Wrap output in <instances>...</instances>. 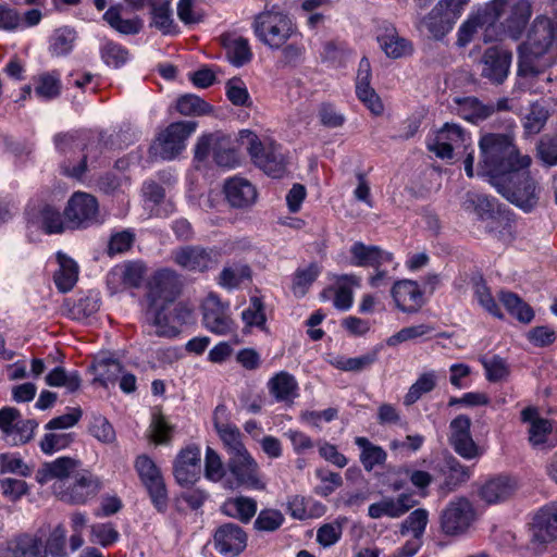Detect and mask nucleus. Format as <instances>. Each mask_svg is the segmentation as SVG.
Listing matches in <instances>:
<instances>
[{
	"label": "nucleus",
	"instance_id": "nucleus-1",
	"mask_svg": "<svg viewBox=\"0 0 557 557\" xmlns=\"http://www.w3.org/2000/svg\"><path fill=\"white\" fill-rule=\"evenodd\" d=\"M479 147V169L490 177L492 185L512 174L518 175L531 164V158L519 152L509 135L485 134L480 138Z\"/></svg>",
	"mask_w": 557,
	"mask_h": 557
},
{
	"label": "nucleus",
	"instance_id": "nucleus-2",
	"mask_svg": "<svg viewBox=\"0 0 557 557\" xmlns=\"http://www.w3.org/2000/svg\"><path fill=\"white\" fill-rule=\"evenodd\" d=\"M554 39L548 20L534 23L528 39L519 47L518 85L531 89L533 79L550 65L552 57H546Z\"/></svg>",
	"mask_w": 557,
	"mask_h": 557
},
{
	"label": "nucleus",
	"instance_id": "nucleus-3",
	"mask_svg": "<svg viewBox=\"0 0 557 557\" xmlns=\"http://www.w3.org/2000/svg\"><path fill=\"white\" fill-rule=\"evenodd\" d=\"M180 290L181 282L175 271L170 269L157 271L149 282L147 321L153 325L163 326L166 323L164 310L175 300Z\"/></svg>",
	"mask_w": 557,
	"mask_h": 557
},
{
	"label": "nucleus",
	"instance_id": "nucleus-4",
	"mask_svg": "<svg viewBox=\"0 0 557 557\" xmlns=\"http://www.w3.org/2000/svg\"><path fill=\"white\" fill-rule=\"evenodd\" d=\"M253 30L261 42L278 50L290 38L298 36V27L292 17L276 10L261 12L253 22Z\"/></svg>",
	"mask_w": 557,
	"mask_h": 557
},
{
	"label": "nucleus",
	"instance_id": "nucleus-5",
	"mask_svg": "<svg viewBox=\"0 0 557 557\" xmlns=\"http://www.w3.org/2000/svg\"><path fill=\"white\" fill-rule=\"evenodd\" d=\"M243 134L244 131H239L235 136L222 132L205 135L198 139L195 158L202 161L212 151L216 165L232 169L238 165L240 161L239 143L244 136Z\"/></svg>",
	"mask_w": 557,
	"mask_h": 557
},
{
	"label": "nucleus",
	"instance_id": "nucleus-6",
	"mask_svg": "<svg viewBox=\"0 0 557 557\" xmlns=\"http://www.w3.org/2000/svg\"><path fill=\"white\" fill-rule=\"evenodd\" d=\"M246 141L252 162L267 175L281 178L286 174L287 158L274 139L246 131Z\"/></svg>",
	"mask_w": 557,
	"mask_h": 557
},
{
	"label": "nucleus",
	"instance_id": "nucleus-7",
	"mask_svg": "<svg viewBox=\"0 0 557 557\" xmlns=\"http://www.w3.org/2000/svg\"><path fill=\"white\" fill-rule=\"evenodd\" d=\"M194 121L171 123L149 148L151 159L172 160L185 148V141L196 131Z\"/></svg>",
	"mask_w": 557,
	"mask_h": 557
},
{
	"label": "nucleus",
	"instance_id": "nucleus-8",
	"mask_svg": "<svg viewBox=\"0 0 557 557\" xmlns=\"http://www.w3.org/2000/svg\"><path fill=\"white\" fill-rule=\"evenodd\" d=\"M494 186L498 193L524 211L532 210L537 203L536 183L529 176L527 170L519 171L518 175L512 174L510 178L497 181Z\"/></svg>",
	"mask_w": 557,
	"mask_h": 557
},
{
	"label": "nucleus",
	"instance_id": "nucleus-9",
	"mask_svg": "<svg viewBox=\"0 0 557 557\" xmlns=\"http://www.w3.org/2000/svg\"><path fill=\"white\" fill-rule=\"evenodd\" d=\"M471 144V138L465 129L455 123H445L435 134L428 138L426 147L441 159H453L454 151L463 148L465 151Z\"/></svg>",
	"mask_w": 557,
	"mask_h": 557
},
{
	"label": "nucleus",
	"instance_id": "nucleus-10",
	"mask_svg": "<svg viewBox=\"0 0 557 557\" xmlns=\"http://www.w3.org/2000/svg\"><path fill=\"white\" fill-rule=\"evenodd\" d=\"M205 475L212 482H223V486L235 491L244 484V467L237 460L228 457L226 468L219 454L211 447H207L205 457Z\"/></svg>",
	"mask_w": 557,
	"mask_h": 557
},
{
	"label": "nucleus",
	"instance_id": "nucleus-11",
	"mask_svg": "<svg viewBox=\"0 0 557 557\" xmlns=\"http://www.w3.org/2000/svg\"><path fill=\"white\" fill-rule=\"evenodd\" d=\"M521 421L528 424L529 443L537 449H548L557 446V423L540 416L534 407L521 411Z\"/></svg>",
	"mask_w": 557,
	"mask_h": 557
},
{
	"label": "nucleus",
	"instance_id": "nucleus-12",
	"mask_svg": "<svg viewBox=\"0 0 557 557\" xmlns=\"http://www.w3.org/2000/svg\"><path fill=\"white\" fill-rule=\"evenodd\" d=\"M38 423L34 419H23L18 409L3 407L0 409V431L3 438L12 445H24L34 438Z\"/></svg>",
	"mask_w": 557,
	"mask_h": 557
},
{
	"label": "nucleus",
	"instance_id": "nucleus-13",
	"mask_svg": "<svg viewBox=\"0 0 557 557\" xmlns=\"http://www.w3.org/2000/svg\"><path fill=\"white\" fill-rule=\"evenodd\" d=\"M69 228L87 227L99 222V205L90 194L77 191L71 196L64 209Z\"/></svg>",
	"mask_w": 557,
	"mask_h": 557
},
{
	"label": "nucleus",
	"instance_id": "nucleus-14",
	"mask_svg": "<svg viewBox=\"0 0 557 557\" xmlns=\"http://www.w3.org/2000/svg\"><path fill=\"white\" fill-rule=\"evenodd\" d=\"M135 469L153 505L159 511H163L168 505V493L160 469L147 455H140L136 458Z\"/></svg>",
	"mask_w": 557,
	"mask_h": 557
},
{
	"label": "nucleus",
	"instance_id": "nucleus-15",
	"mask_svg": "<svg viewBox=\"0 0 557 557\" xmlns=\"http://www.w3.org/2000/svg\"><path fill=\"white\" fill-rule=\"evenodd\" d=\"M512 53L502 46H492L484 50L478 65L481 76L493 84H503L508 77Z\"/></svg>",
	"mask_w": 557,
	"mask_h": 557
},
{
	"label": "nucleus",
	"instance_id": "nucleus-16",
	"mask_svg": "<svg viewBox=\"0 0 557 557\" xmlns=\"http://www.w3.org/2000/svg\"><path fill=\"white\" fill-rule=\"evenodd\" d=\"M205 326L212 333L225 335L234 330V321L228 311V305L223 302L214 293H209L201 302Z\"/></svg>",
	"mask_w": 557,
	"mask_h": 557
},
{
	"label": "nucleus",
	"instance_id": "nucleus-17",
	"mask_svg": "<svg viewBox=\"0 0 557 557\" xmlns=\"http://www.w3.org/2000/svg\"><path fill=\"white\" fill-rule=\"evenodd\" d=\"M213 422L224 447L234 460H237L244 467V443L240 430L227 420L226 407L220 405L215 408L213 413Z\"/></svg>",
	"mask_w": 557,
	"mask_h": 557
},
{
	"label": "nucleus",
	"instance_id": "nucleus-18",
	"mask_svg": "<svg viewBox=\"0 0 557 557\" xmlns=\"http://www.w3.org/2000/svg\"><path fill=\"white\" fill-rule=\"evenodd\" d=\"M531 543L544 547L557 541V504H549L539 509L531 523Z\"/></svg>",
	"mask_w": 557,
	"mask_h": 557
},
{
	"label": "nucleus",
	"instance_id": "nucleus-19",
	"mask_svg": "<svg viewBox=\"0 0 557 557\" xmlns=\"http://www.w3.org/2000/svg\"><path fill=\"white\" fill-rule=\"evenodd\" d=\"M475 517L472 504L465 497L451 500L442 515V529L446 534L459 535L468 530Z\"/></svg>",
	"mask_w": 557,
	"mask_h": 557
},
{
	"label": "nucleus",
	"instance_id": "nucleus-20",
	"mask_svg": "<svg viewBox=\"0 0 557 557\" xmlns=\"http://www.w3.org/2000/svg\"><path fill=\"white\" fill-rule=\"evenodd\" d=\"M173 260L188 271L203 272L219 263L220 252L200 246H185L173 251Z\"/></svg>",
	"mask_w": 557,
	"mask_h": 557
},
{
	"label": "nucleus",
	"instance_id": "nucleus-21",
	"mask_svg": "<svg viewBox=\"0 0 557 557\" xmlns=\"http://www.w3.org/2000/svg\"><path fill=\"white\" fill-rule=\"evenodd\" d=\"M173 474L181 486H191L200 475V449L187 446L176 456L173 463Z\"/></svg>",
	"mask_w": 557,
	"mask_h": 557
},
{
	"label": "nucleus",
	"instance_id": "nucleus-22",
	"mask_svg": "<svg viewBox=\"0 0 557 557\" xmlns=\"http://www.w3.org/2000/svg\"><path fill=\"white\" fill-rule=\"evenodd\" d=\"M395 307L405 313L417 312L423 305V293L417 282L411 280L396 281L391 288Z\"/></svg>",
	"mask_w": 557,
	"mask_h": 557
},
{
	"label": "nucleus",
	"instance_id": "nucleus-23",
	"mask_svg": "<svg viewBox=\"0 0 557 557\" xmlns=\"http://www.w3.org/2000/svg\"><path fill=\"white\" fill-rule=\"evenodd\" d=\"M417 502L411 494H400L397 498L383 497L381 500L373 503L368 508V515L372 519L388 517L392 519L399 518L408 510L414 507Z\"/></svg>",
	"mask_w": 557,
	"mask_h": 557
},
{
	"label": "nucleus",
	"instance_id": "nucleus-24",
	"mask_svg": "<svg viewBox=\"0 0 557 557\" xmlns=\"http://www.w3.org/2000/svg\"><path fill=\"white\" fill-rule=\"evenodd\" d=\"M349 251L351 255V264L356 267L381 268L384 264L393 262V253L383 250L379 246L356 242L352 244Z\"/></svg>",
	"mask_w": 557,
	"mask_h": 557
},
{
	"label": "nucleus",
	"instance_id": "nucleus-25",
	"mask_svg": "<svg viewBox=\"0 0 557 557\" xmlns=\"http://www.w3.org/2000/svg\"><path fill=\"white\" fill-rule=\"evenodd\" d=\"M243 543L244 532L240 527L233 523L220 527L214 534V546L224 556H237L243 549Z\"/></svg>",
	"mask_w": 557,
	"mask_h": 557
},
{
	"label": "nucleus",
	"instance_id": "nucleus-26",
	"mask_svg": "<svg viewBox=\"0 0 557 557\" xmlns=\"http://www.w3.org/2000/svg\"><path fill=\"white\" fill-rule=\"evenodd\" d=\"M81 462L71 457H59L50 462H45L36 472L39 484H46L52 480H64L76 471Z\"/></svg>",
	"mask_w": 557,
	"mask_h": 557
},
{
	"label": "nucleus",
	"instance_id": "nucleus-27",
	"mask_svg": "<svg viewBox=\"0 0 557 557\" xmlns=\"http://www.w3.org/2000/svg\"><path fill=\"white\" fill-rule=\"evenodd\" d=\"M517 487L515 479L500 475L486 481L480 490V496L487 504H498L509 499Z\"/></svg>",
	"mask_w": 557,
	"mask_h": 557
},
{
	"label": "nucleus",
	"instance_id": "nucleus-28",
	"mask_svg": "<svg viewBox=\"0 0 557 557\" xmlns=\"http://www.w3.org/2000/svg\"><path fill=\"white\" fill-rule=\"evenodd\" d=\"M268 389L276 401L292 404L299 396L296 377L286 371L274 374L268 382Z\"/></svg>",
	"mask_w": 557,
	"mask_h": 557
},
{
	"label": "nucleus",
	"instance_id": "nucleus-29",
	"mask_svg": "<svg viewBox=\"0 0 557 557\" xmlns=\"http://www.w3.org/2000/svg\"><path fill=\"white\" fill-rule=\"evenodd\" d=\"M146 274V265L140 261H129L115 267L108 276V283L121 281L125 288L140 286Z\"/></svg>",
	"mask_w": 557,
	"mask_h": 557
},
{
	"label": "nucleus",
	"instance_id": "nucleus-30",
	"mask_svg": "<svg viewBox=\"0 0 557 557\" xmlns=\"http://www.w3.org/2000/svg\"><path fill=\"white\" fill-rule=\"evenodd\" d=\"M103 20L115 32L122 35L139 34L144 27V21L139 16L125 18L122 5H112L103 14Z\"/></svg>",
	"mask_w": 557,
	"mask_h": 557
},
{
	"label": "nucleus",
	"instance_id": "nucleus-31",
	"mask_svg": "<svg viewBox=\"0 0 557 557\" xmlns=\"http://www.w3.org/2000/svg\"><path fill=\"white\" fill-rule=\"evenodd\" d=\"M455 103L458 115L471 123L482 122L495 112L493 103L485 104L474 97L456 98Z\"/></svg>",
	"mask_w": 557,
	"mask_h": 557
},
{
	"label": "nucleus",
	"instance_id": "nucleus-32",
	"mask_svg": "<svg viewBox=\"0 0 557 557\" xmlns=\"http://www.w3.org/2000/svg\"><path fill=\"white\" fill-rule=\"evenodd\" d=\"M377 41L386 57L399 59L411 54L412 45L407 39L400 37L395 28H387L377 36Z\"/></svg>",
	"mask_w": 557,
	"mask_h": 557
},
{
	"label": "nucleus",
	"instance_id": "nucleus-33",
	"mask_svg": "<svg viewBox=\"0 0 557 557\" xmlns=\"http://www.w3.org/2000/svg\"><path fill=\"white\" fill-rule=\"evenodd\" d=\"M57 260L60 269L54 273V283L62 293L71 290L78 278V267L76 262L65 253L59 251Z\"/></svg>",
	"mask_w": 557,
	"mask_h": 557
},
{
	"label": "nucleus",
	"instance_id": "nucleus-34",
	"mask_svg": "<svg viewBox=\"0 0 557 557\" xmlns=\"http://www.w3.org/2000/svg\"><path fill=\"white\" fill-rule=\"evenodd\" d=\"M498 299L507 312L519 322L528 324L534 319L532 308L517 294L509 290H500Z\"/></svg>",
	"mask_w": 557,
	"mask_h": 557
},
{
	"label": "nucleus",
	"instance_id": "nucleus-35",
	"mask_svg": "<svg viewBox=\"0 0 557 557\" xmlns=\"http://www.w3.org/2000/svg\"><path fill=\"white\" fill-rule=\"evenodd\" d=\"M454 25L436 7L425 15L419 24L420 28L426 30L429 36L435 40L443 39L451 32Z\"/></svg>",
	"mask_w": 557,
	"mask_h": 557
},
{
	"label": "nucleus",
	"instance_id": "nucleus-36",
	"mask_svg": "<svg viewBox=\"0 0 557 557\" xmlns=\"http://www.w3.org/2000/svg\"><path fill=\"white\" fill-rule=\"evenodd\" d=\"M438 375L435 370L424 371L419 374L411 384L404 397V404L411 406L417 403L424 394L432 392L437 385Z\"/></svg>",
	"mask_w": 557,
	"mask_h": 557
},
{
	"label": "nucleus",
	"instance_id": "nucleus-37",
	"mask_svg": "<svg viewBox=\"0 0 557 557\" xmlns=\"http://www.w3.org/2000/svg\"><path fill=\"white\" fill-rule=\"evenodd\" d=\"M151 26L159 29L163 35L178 34L177 25L172 17L170 1L165 0L161 3L151 4Z\"/></svg>",
	"mask_w": 557,
	"mask_h": 557
},
{
	"label": "nucleus",
	"instance_id": "nucleus-38",
	"mask_svg": "<svg viewBox=\"0 0 557 557\" xmlns=\"http://www.w3.org/2000/svg\"><path fill=\"white\" fill-rule=\"evenodd\" d=\"M320 273L321 268L317 263H310L305 268H298L293 274L290 285L294 296L298 298L304 297Z\"/></svg>",
	"mask_w": 557,
	"mask_h": 557
},
{
	"label": "nucleus",
	"instance_id": "nucleus-39",
	"mask_svg": "<svg viewBox=\"0 0 557 557\" xmlns=\"http://www.w3.org/2000/svg\"><path fill=\"white\" fill-rule=\"evenodd\" d=\"M337 289L334 296V306L339 310H348L352 306V287L360 286V277L355 274L341 275L337 278Z\"/></svg>",
	"mask_w": 557,
	"mask_h": 557
},
{
	"label": "nucleus",
	"instance_id": "nucleus-40",
	"mask_svg": "<svg viewBox=\"0 0 557 557\" xmlns=\"http://www.w3.org/2000/svg\"><path fill=\"white\" fill-rule=\"evenodd\" d=\"M226 59L235 66L244 64V37L237 32H226L219 37Z\"/></svg>",
	"mask_w": 557,
	"mask_h": 557
},
{
	"label": "nucleus",
	"instance_id": "nucleus-41",
	"mask_svg": "<svg viewBox=\"0 0 557 557\" xmlns=\"http://www.w3.org/2000/svg\"><path fill=\"white\" fill-rule=\"evenodd\" d=\"M45 381L52 387H65L69 393L78 391L82 384L78 372H66L62 367H57L50 371L46 375Z\"/></svg>",
	"mask_w": 557,
	"mask_h": 557
},
{
	"label": "nucleus",
	"instance_id": "nucleus-42",
	"mask_svg": "<svg viewBox=\"0 0 557 557\" xmlns=\"http://www.w3.org/2000/svg\"><path fill=\"white\" fill-rule=\"evenodd\" d=\"M92 370L97 374L94 382H99L103 387L117 381L123 372L122 364L113 359L97 360L92 364Z\"/></svg>",
	"mask_w": 557,
	"mask_h": 557
},
{
	"label": "nucleus",
	"instance_id": "nucleus-43",
	"mask_svg": "<svg viewBox=\"0 0 557 557\" xmlns=\"http://www.w3.org/2000/svg\"><path fill=\"white\" fill-rule=\"evenodd\" d=\"M98 490V483L90 474H83L69 488L67 497L70 502L83 504Z\"/></svg>",
	"mask_w": 557,
	"mask_h": 557
},
{
	"label": "nucleus",
	"instance_id": "nucleus-44",
	"mask_svg": "<svg viewBox=\"0 0 557 557\" xmlns=\"http://www.w3.org/2000/svg\"><path fill=\"white\" fill-rule=\"evenodd\" d=\"M440 470L445 476L444 485L448 490L455 488L457 485L466 482L470 478V470L460 465L454 458L445 460L444 463L440 467Z\"/></svg>",
	"mask_w": 557,
	"mask_h": 557
},
{
	"label": "nucleus",
	"instance_id": "nucleus-45",
	"mask_svg": "<svg viewBox=\"0 0 557 557\" xmlns=\"http://www.w3.org/2000/svg\"><path fill=\"white\" fill-rule=\"evenodd\" d=\"M355 443L362 449L360 460L368 471L385 461L386 453L380 446L371 444L367 437H356Z\"/></svg>",
	"mask_w": 557,
	"mask_h": 557
},
{
	"label": "nucleus",
	"instance_id": "nucleus-46",
	"mask_svg": "<svg viewBox=\"0 0 557 557\" xmlns=\"http://www.w3.org/2000/svg\"><path fill=\"white\" fill-rule=\"evenodd\" d=\"M61 91L59 74L42 73L35 78V94L42 99L51 100L57 98Z\"/></svg>",
	"mask_w": 557,
	"mask_h": 557
},
{
	"label": "nucleus",
	"instance_id": "nucleus-47",
	"mask_svg": "<svg viewBox=\"0 0 557 557\" xmlns=\"http://www.w3.org/2000/svg\"><path fill=\"white\" fill-rule=\"evenodd\" d=\"M429 512L423 508L413 510L401 523L400 533L403 535L412 534L416 540H419L428 525Z\"/></svg>",
	"mask_w": 557,
	"mask_h": 557
},
{
	"label": "nucleus",
	"instance_id": "nucleus-48",
	"mask_svg": "<svg viewBox=\"0 0 557 557\" xmlns=\"http://www.w3.org/2000/svg\"><path fill=\"white\" fill-rule=\"evenodd\" d=\"M176 109L183 115H205L212 111V107L199 96L186 94L176 101Z\"/></svg>",
	"mask_w": 557,
	"mask_h": 557
},
{
	"label": "nucleus",
	"instance_id": "nucleus-49",
	"mask_svg": "<svg viewBox=\"0 0 557 557\" xmlns=\"http://www.w3.org/2000/svg\"><path fill=\"white\" fill-rule=\"evenodd\" d=\"M474 296L480 304V306L487 311L490 314L503 319L504 314L497 305L496 300L492 296L490 288L486 286L485 282L479 277L474 281Z\"/></svg>",
	"mask_w": 557,
	"mask_h": 557
},
{
	"label": "nucleus",
	"instance_id": "nucleus-50",
	"mask_svg": "<svg viewBox=\"0 0 557 557\" xmlns=\"http://www.w3.org/2000/svg\"><path fill=\"white\" fill-rule=\"evenodd\" d=\"M15 540L20 557H47L41 535L22 534L16 536Z\"/></svg>",
	"mask_w": 557,
	"mask_h": 557
},
{
	"label": "nucleus",
	"instance_id": "nucleus-51",
	"mask_svg": "<svg viewBox=\"0 0 557 557\" xmlns=\"http://www.w3.org/2000/svg\"><path fill=\"white\" fill-rule=\"evenodd\" d=\"M66 530L62 524L55 525L49 533L46 540L44 549L47 552V556L52 557H66Z\"/></svg>",
	"mask_w": 557,
	"mask_h": 557
},
{
	"label": "nucleus",
	"instance_id": "nucleus-52",
	"mask_svg": "<svg viewBox=\"0 0 557 557\" xmlns=\"http://www.w3.org/2000/svg\"><path fill=\"white\" fill-rule=\"evenodd\" d=\"M481 363L485 370V376L490 382L504 381L510 374L509 366L506 360L499 356L482 358Z\"/></svg>",
	"mask_w": 557,
	"mask_h": 557
},
{
	"label": "nucleus",
	"instance_id": "nucleus-53",
	"mask_svg": "<svg viewBox=\"0 0 557 557\" xmlns=\"http://www.w3.org/2000/svg\"><path fill=\"white\" fill-rule=\"evenodd\" d=\"M73 442L72 433L64 432H49L39 442L41 451L46 455H52L55 451L62 450L70 446Z\"/></svg>",
	"mask_w": 557,
	"mask_h": 557
},
{
	"label": "nucleus",
	"instance_id": "nucleus-54",
	"mask_svg": "<svg viewBox=\"0 0 557 557\" xmlns=\"http://www.w3.org/2000/svg\"><path fill=\"white\" fill-rule=\"evenodd\" d=\"M433 329L428 324H418L404 327L386 339L389 347H396L401 343L414 341L430 334Z\"/></svg>",
	"mask_w": 557,
	"mask_h": 557
},
{
	"label": "nucleus",
	"instance_id": "nucleus-55",
	"mask_svg": "<svg viewBox=\"0 0 557 557\" xmlns=\"http://www.w3.org/2000/svg\"><path fill=\"white\" fill-rule=\"evenodd\" d=\"M267 323V314L264 313V306L262 298L253 294L250 296V306L246 309V329L257 327L264 331Z\"/></svg>",
	"mask_w": 557,
	"mask_h": 557
},
{
	"label": "nucleus",
	"instance_id": "nucleus-56",
	"mask_svg": "<svg viewBox=\"0 0 557 557\" xmlns=\"http://www.w3.org/2000/svg\"><path fill=\"white\" fill-rule=\"evenodd\" d=\"M120 539V533L112 523H97L90 527V542L108 547Z\"/></svg>",
	"mask_w": 557,
	"mask_h": 557
},
{
	"label": "nucleus",
	"instance_id": "nucleus-57",
	"mask_svg": "<svg viewBox=\"0 0 557 557\" xmlns=\"http://www.w3.org/2000/svg\"><path fill=\"white\" fill-rule=\"evenodd\" d=\"M101 58L107 65L120 67L128 59V50L114 41H107L101 48Z\"/></svg>",
	"mask_w": 557,
	"mask_h": 557
},
{
	"label": "nucleus",
	"instance_id": "nucleus-58",
	"mask_svg": "<svg viewBox=\"0 0 557 557\" xmlns=\"http://www.w3.org/2000/svg\"><path fill=\"white\" fill-rule=\"evenodd\" d=\"M42 230L48 234L62 233L67 224L64 223L62 214L50 206H46L40 212Z\"/></svg>",
	"mask_w": 557,
	"mask_h": 557
},
{
	"label": "nucleus",
	"instance_id": "nucleus-59",
	"mask_svg": "<svg viewBox=\"0 0 557 557\" xmlns=\"http://www.w3.org/2000/svg\"><path fill=\"white\" fill-rule=\"evenodd\" d=\"M99 310V301L95 297L86 296L73 302L69 308V315L74 320H84Z\"/></svg>",
	"mask_w": 557,
	"mask_h": 557
},
{
	"label": "nucleus",
	"instance_id": "nucleus-60",
	"mask_svg": "<svg viewBox=\"0 0 557 557\" xmlns=\"http://www.w3.org/2000/svg\"><path fill=\"white\" fill-rule=\"evenodd\" d=\"M484 25L483 16L480 14L469 16L459 27L457 33V45L467 46L474 37L476 32Z\"/></svg>",
	"mask_w": 557,
	"mask_h": 557
},
{
	"label": "nucleus",
	"instance_id": "nucleus-61",
	"mask_svg": "<svg viewBox=\"0 0 557 557\" xmlns=\"http://www.w3.org/2000/svg\"><path fill=\"white\" fill-rule=\"evenodd\" d=\"M90 434L98 441L110 444L115 441V432L111 423L102 416H94L89 425Z\"/></svg>",
	"mask_w": 557,
	"mask_h": 557
},
{
	"label": "nucleus",
	"instance_id": "nucleus-62",
	"mask_svg": "<svg viewBox=\"0 0 557 557\" xmlns=\"http://www.w3.org/2000/svg\"><path fill=\"white\" fill-rule=\"evenodd\" d=\"M296 455H307L314 448L313 440L300 430L289 429L284 433Z\"/></svg>",
	"mask_w": 557,
	"mask_h": 557
},
{
	"label": "nucleus",
	"instance_id": "nucleus-63",
	"mask_svg": "<svg viewBox=\"0 0 557 557\" xmlns=\"http://www.w3.org/2000/svg\"><path fill=\"white\" fill-rule=\"evenodd\" d=\"M284 521V516L276 509L261 510L255 521V528L259 531L272 532L278 529Z\"/></svg>",
	"mask_w": 557,
	"mask_h": 557
},
{
	"label": "nucleus",
	"instance_id": "nucleus-64",
	"mask_svg": "<svg viewBox=\"0 0 557 557\" xmlns=\"http://www.w3.org/2000/svg\"><path fill=\"white\" fill-rule=\"evenodd\" d=\"M342 524L338 521L325 523L317 531V542L324 548L336 544L342 536Z\"/></svg>",
	"mask_w": 557,
	"mask_h": 557
}]
</instances>
